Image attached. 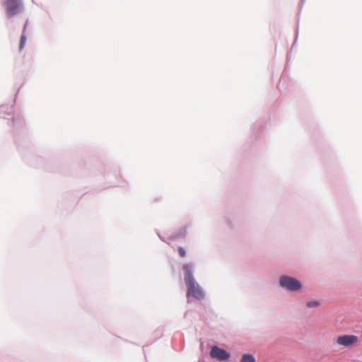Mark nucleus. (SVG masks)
<instances>
[{
    "label": "nucleus",
    "mask_w": 362,
    "mask_h": 362,
    "mask_svg": "<svg viewBox=\"0 0 362 362\" xmlns=\"http://www.w3.org/2000/svg\"><path fill=\"white\" fill-rule=\"evenodd\" d=\"M358 341V337L352 334L341 335L337 338V344L345 347L351 346L356 344Z\"/></svg>",
    "instance_id": "20e7f679"
},
{
    "label": "nucleus",
    "mask_w": 362,
    "mask_h": 362,
    "mask_svg": "<svg viewBox=\"0 0 362 362\" xmlns=\"http://www.w3.org/2000/svg\"><path fill=\"white\" fill-rule=\"evenodd\" d=\"M25 42H26V37L25 35H22V36L21 37L20 45H19L20 49H22L24 47Z\"/></svg>",
    "instance_id": "6e6552de"
},
{
    "label": "nucleus",
    "mask_w": 362,
    "mask_h": 362,
    "mask_svg": "<svg viewBox=\"0 0 362 362\" xmlns=\"http://www.w3.org/2000/svg\"><path fill=\"white\" fill-rule=\"evenodd\" d=\"M306 305L308 308H315L320 305V303L317 300H310L307 302Z\"/></svg>",
    "instance_id": "0eeeda50"
},
{
    "label": "nucleus",
    "mask_w": 362,
    "mask_h": 362,
    "mask_svg": "<svg viewBox=\"0 0 362 362\" xmlns=\"http://www.w3.org/2000/svg\"><path fill=\"white\" fill-rule=\"evenodd\" d=\"M210 355L212 358L219 360H227L230 357V354L226 350L220 349L218 346L212 347Z\"/></svg>",
    "instance_id": "39448f33"
},
{
    "label": "nucleus",
    "mask_w": 362,
    "mask_h": 362,
    "mask_svg": "<svg viewBox=\"0 0 362 362\" xmlns=\"http://www.w3.org/2000/svg\"><path fill=\"white\" fill-rule=\"evenodd\" d=\"M279 284L281 287L292 291H298L301 288V284L299 281L287 276H281Z\"/></svg>",
    "instance_id": "7ed1b4c3"
},
{
    "label": "nucleus",
    "mask_w": 362,
    "mask_h": 362,
    "mask_svg": "<svg viewBox=\"0 0 362 362\" xmlns=\"http://www.w3.org/2000/svg\"><path fill=\"white\" fill-rule=\"evenodd\" d=\"M182 269L185 273V281L187 286V296H192L197 299H202L204 296V291L194 280L189 264H184Z\"/></svg>",
    "instance_id": "f257e3e1"
},
{
    "label": "nucleus",
    "mask_w": 362,
    "mask_h": 362,
    "mask_svg": "<svg viewBox=\"0 0 362 362\" xmlns=\"http://www.w3.org/2000/svg\"><path fill=\"white\" fill-rule=\"evenodd\" d=\"M3 6L8 18H11L20 13L23 10L21 0H4L3 1Z\"/></svg>",
    "instance_id": "f03ea898"
},
{
    "label": "nucleus",
    "mask_w": 362,
    "mask_h": 362,
    "mask_svg": "<svg viewBox=\"0 0 362 362\" xmlns=\"http://www.w3.org/2000/svg\"><path fill=\"white\" fill-rule=\"evenodd\" d=\"M177 250H178L179 255L181 257H184L186 256V251H185V250L183 247H179Z\"/></svg>",
    "instance_id": "1a4fd4ad"
},
{
    "label": "nucleus",
    "mask_w": 362,
    "mask_h": 362,
    "mask_svg": "<svg viewBox=\"0 0 362 362\" xmlns=\"http://www.w3.org/2000/svg\"><path fill=\"white\" fill-rule=\"evenodd\" d=\"M240 362H255V358L250 354H244Z\"/></svg>",
    "instance_id": "423d86ee"
}]
</instances>
